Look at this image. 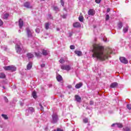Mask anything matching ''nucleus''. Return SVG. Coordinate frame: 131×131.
Instances as JSON below:
<instances>
[{"label": "nucleus", "instance_id": "obj_32", "mask_svg": "<svg viewBox=\"0 0 131 131\" xmlns=\"http://www.w3.org/2000/svg\"><path fill=\"white\" fill-rule=\"evenodd\" d=\"M123 130L124 131H130V129L129 128V127H128L123 128Z\"/></svg>", "mask_w": 131, "mask_h": 131}, {"label": "nucleus", "instance_id": "obj_28", "mask_svg": "<svg viewBox=\"0 0 131 131\" xmlns=\"http://www.w3.org/2000/svg\"><path fill=\"white\" fill-rule=\"evenodd\" d=\"M32 96H33V97L34 98V99H36V98H37L36 92L35 91H34L32 93Z\"/></svg>", "mask_w": 131, "mask_h": 131}, {"label": "nucleus", "instance_id": "obj_43", "mask_svg": "<svg viewBox=\"0 0 131 131\" xmlns=\"http://www.w3.org/2000/svg\"><path fill=\"white\" fill-rule=\"evenodd\" d=\"M101 0H95V2L96 4H100L101 3Z\"/></svg>", "mask_w": 131, "mask_h": 131}, {"label": "nucleus", "instance_id": "obj_45", "mask_svg": "<svg viewBox=\"0 0 131 131\" xmlns=\"http://www.w3.org/2000/svg\"><path fill=\"white\" fill-rule=\"evenodd\" d=\"M4 100H5V102H8V98H7V97H4Z\"/></svg>", "mask_w": 131, "mask_h": 131}, {"label": "nucleus", "instance_id": "obj_44", "mask_svg": "<svg viewBox=\"0 0 131 131\" xmlns=\"http://www.w3.org/2000/svg\"><path fill=\"white\" fill-rule=\"evenodd\" d=\"M60 3H61V5L62 6H64V2L63 1V0H60Z\"/></svg>", "mask_w": 131, "mask_h": 131}, {"label": "nucleus", "instance_id": "obj_7", "mask_svg": "<svg viewBox=\"0 0 131 131\" xmlns=\"http://www.w3.org/2000/svg\"><path fill=\"white\" fill-rule=\"evenodd\" d=\"M26 30H27V33L28 37H31L33 33V30L30 29L29 28H27L26 29Z\"/></svg>", "mask_w": 131, "mask_h": 131}, {"label": "nucleus", "instance_id": "obj_52", "mask_svg": "<svg viewBox=\"0 0 131 131\" xmlns=\"http://www.w3.org/2000/svg\"><path fill=\"white\" fill-rule=\"evenodd\" d=\"M56 30H57V31H60V29H59L58 28H57L56 29Z\"/></svg>", "mask_w": 131, "mask_h": 131}, {"label": "nucleus", "instance_id": "obj_19", "mask_svg": "<svg viewBox=\"0 0 131 131\" xmlns=\"http://www.w3.org/2000/svg\"><path fill=\"white\" fill-rule=\"evenodd\" d=\"M23 25H24V23H23V20L21 19H19V28L21 29L22 27H23Z\"/></svg>", "mask_w": 131, "mask_h": 131}, {"label": "nucleus", "instance_id": "obj_42", "mask_svg": "<svg viewBox=\"0 0 131 131\" xmlns=\"http://www.w3.org/2000/svg\"><path fill=\"white\" fill-rule=\"evenodd\" d=\"M109 18H110L109 15L107 14L105 17L106 20L108 21V20H109Z\"/></svg>", "mask_w": 131, "mask_h": 131}, {"label": "nucleus", "instance_id": "obj_54", "mask_svg": "<svg viewBox=\"0 0 131 131\" xmlns=\"http://www.w3.org/2000/svg\"><path fill=\"white\" fill-rule=\"evenodd\" d=\"M3 89H6V88H5V86H3Z\"/></svg>", "mask_w": 131, "mask_h": 131}, {"label": "nucleus", "instance_id": "obj_57", "mask_svg": "<svg viewBox=\"0 0 131 131\" xmlns=\"http://www.w3.org/2000/svg\"><path fill=\"white\" fill-rule=\"evenodd\" d=\"M41 1H45V0H41Z\"/></svg>", "mask_w": 131, "mask_h": 131}, {"label": "nucleus", "instance_id": "obj_24", "mask_svg": "<svg viewBox=\"0 0 131 131\" xmlns=\"http://www.w3.org/2000/svg\"><path fill=\"white\" fill-rule=\"evenodd\" d=\"M75 54L77 55V56H80L81 55H82V53L81 51H75Z\"/></svg>", "mask_w": 131, "mask_h": 131}, {"label": "nucleus", "instance_id": "obj_23", "mask_svg": "<svg viewBox=\"0 0 131 131\" xmlns=\"http://www.w3.org/2000/svg\"><path fill=\"white\" fill-rule=\"evenodd\" d=\"M27 56L28 58V59H31L33 58L34 56L33 54H32L31 53H29L27 54Z\"/></svg>", "mask_w": 131, "mask_h": 131}, {"label": "nucleus", "instance_id": "obj_25", "mask_svg": "<svg viewBox=\"0 0 131 131\" xmlns=\"http://www.w3.org/2000/svg\"><path fill=\"white\" fill-rule=\"evenodd\" d=\"M6 78V74L4 73H1L0 74V78Z\"/></svg>", "mask_w": 131, "mask_h": 131}, {"label": "nucleus", "instance_id": "obj_31", "mask_svg": "<svg viewBox=\"0 0 131 131\" xmlns=\"http://www.w3.org/2000/svg\"><path fill=\"white\" fill-rule=\"evenodd\" d=\"M83 121L84 123H88V122H89V119H88V118H85L83 119Z\"/></svg>", "mask_w": 131, "mask_h": 131}, {"label": "nucleus", "instance_id": "obj_21", "mask_svg": "<svg viewBox=\"0 0 131 131\" xmlns=\"http://www.w3.org/2000/svg\"><path fill=\"white\" fill-rule=\"evenodd\" d=\"M83 84H82V82H80L76 84V85L75 86V88L76 89H80L81 86H82Z\"/></svg>", "mask_w": 131, "mask_h": 131}, {"label": "nucleus", "instance_id": "obj_30", "mask_svg": "<svg viewBox=\"0 0 131 131\" xmlns=\"http://www.w3.org/2000/svg\"><path fill=\"white\" fill-rule=\"evenodd\" d=\"M79 20L80 22H83V16H80L79 17Z\"/></svg>", "mask_w": 131, "mask_h": 131}, {"label": "nucleus", "instance_id": "obj_35", "mask_svg": "<svg viewBox=\"0 0 131 131\" xmlns=\"http://www.w3.org/2000/svg\"><path fill=\"white\" fill-rule=\"evenodd\" d=\"M59 62L61 63V64H63V63L65 62V60H64V59L61 58L59 60Z\"/></svg>", "mask_w": 131, "mask_h": 131}, {"label": "nucleus", "instance_id": "obj_37", "mask_svg": "<svg viewBox=\"0 0 131 131\" xmlns=\"http://www.w3.org/2000/svg\"><path fill=\"white\" fill-rule=\"evenodd\" d=\"M103 40L104 41V42H108V41H109V40L107 39L106 37L103 38Z\"/></svg>", "mask_w": 131, "mask_h": 131}, {"label": "nucleus", "instance_id": "obj_11", "mask_svg": "<svg viewBox=\"0 0 131 131\" xmlns=\"http://www.w3.org/2000/svg\"><path fill=\"white\" fill-rule=\"evenodd\" d=\"M112 126H115V127H119V128H122L123 127L122 124L120 123H115L113 124Z\"/></svg>", "mask_w": 131, "mask_h": 131}, {"label": "nucleus", "instance_id": "obj_4", "mask_svg": "<svg viewBox=\"0 0 131 131\" xmlns=\"http://www.w3.org/2000/svg\"><path fill=\"white\" fill-rule=\"evenodd\" d=\"M52 120L51 121L52 123H57L58 120H59V118L58 117V115L57 114H53L52 115Z\"/></svg>", "mask_w": 131, "mask_h": 131}, {"label": "nucleus", "instance_id": "obj_6", "mask_svg": "<svg viewBox=\"0 0 131 131\" xmlns=\"http://www.w3.org/2000/svg\"><path fill=\"white\" fill-rule=\"evenodd\" d=\"M60 68L62 70H67V71H69V70H70V69H71V67L68 65H61Z\"/></svg>", "mask_w": 131, "mask_h": 131}, {"label": "nucleus", "instance_id": "obj_10", "mask_svg": "<svg viewBox=\"0 0 131 131\" xmlns=\"http://www.w3.org/2000/svg\"><path fill=\"white\" fill-rule=\"evenodd\" d=\"M96 14V11L94 9H90L88 11V14L90 16H94Z\"/></svg>", "mask_w": 131, "mask_h": 131}, {"label": "nucleus", "instance_id": "obj_41", "mask_svg": "<svg viewBox=\"0 0 131 131\" xmlns=\"http://www.w3.org/2000/svg\"><path fill=\"white\" fill-rule=\"evenodd\" d=\"M48 19H53V16H52V15H51V14H48Z\"/></svg>", "mask_w": 131, "mask_h": 131}, {"label": "nucleus", "instance_id": "obj_2", "mask_svg": "<svg viewBox=\"0 0 131 131\" xmlns=\"http://www.w3.org/2000/svg\"><path fill=\"white\" fill-rule=\"evenodd\" d=\"M15 49H16V53L17 54H19V55H21V54H23L25 53V50L23 49V47H22V45H21V43H20V42H19L18 43H16Z\"/></svg>", "mask_w": 131, "mask_h": 131}, {"label": "nucleus", "instance_id": "obj_27", "mask_svg": "<svg viewBox=\"0 0 131 131\" xmlns=\"http://www.w3.org/2000/svg\"><path fill=\"white\" fill-rule=\"evenodd\" d=\"M118 27L119 29H121V28H122V23L120 22L118 24Z\"/></svg>", "mask_w": 131, "mask_h": 131}, {"label": "nucleus", "instance_id": "obj_14", "mask_svg": "<svg viewBox=\"0 0 131 131\" xmlns=\"http://www.w3.org/2000/svg\"><path fill=\"white\" fill-rule=\"evenodd\" d=\"M75 98L76 101H77L78 103H80V102H81V97H80V96L79 95H75Z\"/></svg>", "mask_w": 131, "mask_h": 131}, {"label": "nucleus", "instance_id": "obj_9", "mask_svg": "<svg viewBox=\"0 0 131 131\" xmlns=\"http://www.w3.org/2000/svg\"><path fill=\"white\" fill-rule=\"evenodd\" d=\"M9 16H10V14H9V13L5 12L2 14V19L7 20V19L9 18Z\"/></svg>", "mask_w": 131, "mask_h": 131}, {"label": "nucleus", "instance_id": "obj_5", "mask_svg": "<svg viewBox=\"0 0 131 131\" xmlns=\"http://www.w3.org/2000/svg\"><path fill=\"white\" fill-rule=\"evenodd\" d=\"M33 112H34V108L32 107H29L28 110H26V115L28 116V115L31 114V113Z\"/></svg>", "mask_w": 131, "mask_h": 131}, {"label": "nucleus", "instance_id": "obj_48", "mask_svg": "<svg viewBox=\"0 0 131 131\" xmlns=\"http://www.w3.org/2000/svg\"><path fill=\"white\" fill-rule=\"evenodd\" d=\"M3 24V20H2V19H0V26H2Z\"/></svg>", "mask_w": 131, "mask_h": 131}, {"label": "nucleus", "instance_id": "obj_50", "mask_svg": "<svg viewBox=\"0 0 131 131\" xmlns=\"http://www.w3.org/2000/svg\"><path fill=\"white\" fill-rule=\"evenodd\" d=\"M57 131H63V129H61V128H58L57 129Z\"/></svg>", "mask_w": 131, "mask_h": 131}, {"label": "nucleus", "instance_id": "obj_33", "mask_svg": "<svg viewBox=\"0 0 131 131\" xmlns=\"http://www.w3.org/2000/svg\"><path fill=\"white\" fill-rule=\"evenodd\" d=\"M39 106L40 108V110L41 111H43V107L42 106V105H41V103H39Z\"/></svg>", "mask_w": 131, "mask_h": 131}, {"label": "nucleus", "instance_id": "obj_47", "mask_svg": "<svg viewBox=\"0 0 131 131\" xmlns=\"http://www.w3.org/2000/svg\"><path fill=\"white\" fill-rule=\"evenodd\" d=\"M46 64L45 63H42L41 64V68H43V67H45Z\"/></svg>", "mask_w": 131, "mask_h": 131}, {"label": "nucleus", "instance_id": "obj_49", "mask_svg": "<svg viewBox=\"0 0 131 131\" xmlns=\"http://www.w3.org/2000/svg\"><path fill=\"white\" fill-rule=\"evenodd\" d=\"M66 17H67V15L64 14L62 15V17L64 18L65 19V18H66Z\"/></svg>", "mask_w": 131, "mask_h": 131}, {"label": "nucleus", "instance_id": "obj_15", "mask_svg": "<svg viewBox=\"0 0 131 131\" xmlns=\"http://www.w3.org/2000/svg\"><path fill=\"white\" fill-rule=\"evenodd\" d=\"M118 85V83L117 82H113L111 84L110 88L111 89H114V88H117Z\"/></svg>", "mask_w": 131, "mask_h": 131}, {"label": "nucleus", "instance_id": "obj_38", "mask_svg": "<svg viewBox=\"0 0 131 131\" xmlns=\"http://www.w3.org/2000/svg\"><path fill=\"white\" fill-rule=\"evenodd\" d=\"M127 108L129 110H131V104H127Z\"/></svg>", "mask_w": 131, "mask_h": 131}, {"label": "nucleus", "instance_id": "obj_39", "mask_svg": "<svg viewBox=\"0 0 131 131\" xmlns=\"http://www.w3.org/2000/svg\"><path fill=\"white\" fill-rule=\"evenodd\" d=\"M35 31L37 33H39V32H40V30H39V28H37L36 29Z\"/></svg>", "mask_w": 131, "mask_h": 131}, {"label": "nucleus", "instance_id": "obj_34", "mask_svg": "<svg viewBox=\"0 0 131 131\" xmlns=\"http://www.w3.org/2000/svg\"><path fill=\"white\" fill-rule=\"evenodd\" d=\"M2 116L3 117V118H4V119H8V116H7L6 115L2 114Z\"/></svg>", "mask_w": 131, "mask_h": 131}, {"label": "nucleus", "instance_id": "obj_16", "mask_svg": "<svg viewBox=\"0 0 131 131\" xmlns=\"http://www.w3.org/2000/svg\"><path fill=\"white\" fill-rule=\"evenodd\" d=\"M42 54L43 56H48V55L50 54V52L48 50L43 49L42 51Z\"/></svg>", "mask_w": 131, "mask_h": 131}, {"label": "nucleus", "instance_id": "obj_58", "mask_svg": "<svg viewBox=\"0 0 131 131\" xmlns=\"http://www.w3.org/2000/svg\"><path fill=\"white\" fill-rule=\"evenodd\" d=\"M117 93H116V95H117Z\"/></svg>", "mask_w": 131, "mask_h": 131}, {"label": "nucleus", "instance_id": "obj_56", "mask_svg": "<svg viewBox=\"0 0 131 131\" xmlns=\"http://www.w3.org/2000/svg\"><path fill=\"white\" fill-rule=\"evenodd\" d=\"M54 131H57V130H54Z\"/></svg>", "mask_w": 131, "mask_h": 131}, {"label": "nucleus", "instance_id": "obj_17", "mask_svg": "<svg viewBox=\"0 0 131 131\" xmlns=\"http://www.w3.org/2000/svg\"><path fill=\"white\" fill-rule=\"evenodd\" d=\"M56 79L57 81H59V82H61V81H62L63 80V78L62 77L61 75H58L56 76Z\"/></svg>", "mask_w": 131, "mask_h": 131}, {"label": "nucleus", "instance_id": "obj_53", "mask_svg": "<svg viewBox=\"0 0 131 131\" xmlns=\"http://www.w3.org/2000/svg\"><path fill=\"white\" fill-rule=\"evenodd\" d=\"M18 32H19V33L21 32V30H19L18 31Z\"/></svg>", "mask_w": 131, "mask_h": 131}, {"label": "nucleus", "instance_id": "obj_18", "mask_svg": "<svg viewBox=\"0 0 131 131\" xmlns=\"http://www.w3.org/2000/svg\"><path fill=\"white\" fill-rule=\"evenodd\" d=\"M32 68V62H29V63L27 66V70H30Z\"/></svg>", "mask_w": 131, "mask_h": 131}, {"label": "nucleus", "instance_id": "obj_29", "mask_svg": "<svg viewBox=\"0 0 131 131\" xmlns=\"http://www.w3.org/2000/svg\"><path fill=\"white\" fill-rule=\"evenodd\" d=\"M128 27H127L124 28L123 30V32L124 33H126V32L128 31Z\"/></svg>", "mask_w": 131, "mask_h": 131}, {"label": "nucleus", "instance_id": "obj_36", "mask_svg": "<svg viewBox=\"0 0 131 131\" xmlns=\"http://www.w3.org/2000/svg\"><path fill=\"white\" fill-rule=\"evenodd\" d=\"M32 48H36V44L34 42L31 43Z\"/></svg>", "mask_w": 131, "mask_h": 131}, {"label": "nucleus", "instance_id": "obj_20", "mask_svg": "<svg viewBox=\"0 0 131 131\" xmlns=\"http://www.w3.org/2000/svg\"><path fill=\"white\" fill-rule=\"evenodd\" d=\"M35 55L37 58H40L42 55V53L40 52H35Z\"/></svg>", "mask_w": 131, "mask_h": 131}, {"label": "nucleus", "instance_id": "obj_22", "mask_svg": "<svg viewBox=\"0 0 131 131\" xmlns=\"http://www.w3.org/2000/svg\"><path fill=\"white\" fill-rule=\"evenodd\" d=\"M50 25H51L50 23H46L45 24V29H46V30H49V29L50 28Z\"/></svg>", "mask_w": 131, "mask_h": 131}, {"label": "nucleus", "instance_id": "obj_26", "mask_svg": "<svg viewBox=\"0 0 131 131\" xmlns=\"http://www.w3.org/2000/svg\"><path fill=\"white\" fill-rule=\"evenodd\" d=\"M53 10L54 11H55V12H59V11H60V9L57 6H54L53 7Z\"/></svg>", "mask_w": 131, "mask_h": 131}, {"label": "nucleus", "instance_id": "obj_1", "mask_svg": "<svg viewBox=\"0 0 131 131\" xmlns=\"http://www.w3.org/2000/svg\"><path fill=\"white\" fill-rule=\"evenodd\" d=\"M93 54L92 55L93 58L96 60H100V61H104L108 58H110L111 54H112V49L107 48L106 52L104 53V47L100 46L97 44L93 45V50L92 51Z\"/></svg>", "mask_w": 131, "mask_h": 131}, {"label": "nucleus", "instance_id": "obj_8", "mask_svg": "<svg viewBox=\"0 0 131 131\" xmlns=\"http://www.w3.org/2000/svg\"><path fill=\"white\" fill-rule=\"evenodd\" d=\"M120 61L121 63H123V64H127L128 63V61L126 60V58L124 57H120Z\"/></svg>", "mask_w": 131, "mask_h": 131}, {"label": "nucleus", "instance_id": "obj_13", "mask_svg": "<svg viewBox=\"0 0 131 131\" xmlns=\"http://www.w3.org/2000/svg\"><path fill=\"white\" fill-rule=\"evenodd\" d=\"M73 26L75 28H78V27H80V26H81V25H80L79 22H76L73 24Z\"/></svg>", "mask_w": 131, "mask_h": 131}, {"label": "nucleus", "instance_id": "obj_12", "mask_svg": "<svg viewBox=\"0 0 131 131\" xmlns=\"http://www.w3.org/2000/svg\"><path fill=\"white\" fill-rule=\"evenodd\" d=\"M24 6L25 8H27L28 9H31V8H32V6L30 5V3L29 2H26L24 4Z\"/></svg>", "mask_w": 131, "mask_h": 131}, {"label": "nucleus", "instance_id": "obj_3", "mask_svg": "<svg viewBox=\"0 0 131 131\" xmlns=\"http://www.w3.org/2000/svg\"><path fill=\"white\" fill-rule=\"evenodd\" d=\"M4 69L6 70V71H11L13 72V71H16V68L14 66H8L4 67Z\"/></svg>", "mask_w": 131, "mask_h": 131}, {"label": "nucleus", "instance_id": "obj_55", "mask_svg": "<svg viewBox=\"0 0 131 131\" xmlns=\"http://www.w3.org/2000/svg\"><path fill=\"white\" fill-rule=\"evenodd\" d=\"M21 106H22V103L20 104Z\"/></svg>", "mask_w": 131, "mask_h": 131}, {"label": "nucleus", "instance_id": "obj_40", "mask_svg": "<svg viewBox=\"0 0 131 131\" xmlns=\"http://www.w3.org/2000/svg\"><path fill=\"white\" fill-rule=\"evenodd\" d=\"M71 50H74L75 49V47L73 45H72L70 47Z\"/></svg>", "mask_w": 131, "mask_h": 131}, {"label": "nucleus", "instance_id": "obj_51", "mask_svg": "<svg viewBox=\"0 0 131 131\" xmlns=\"http://www.w3.org/2000/svg\"><path fill=\"white\" fill-rule=\"evenodd\" d=\"M106 12L107 13H109V12H110V8H107V10H106Z\"/></svg>", "mask_w": 131, "mask_h": 131}, {"label": "nucleus", "instance_id": "obj_46", "mask_svg": "<svg viewBox=\"0 0 131 131\" xmlns=\"http://www.w3.org/2000/svg\"><path fill=\"white\" fill-rule=\"evenodd\" d=\"M90 105H94V101L93 100L90 101Z\"/></svg>", "mask_w": 131, "mask_h": 131}]
</instances>
